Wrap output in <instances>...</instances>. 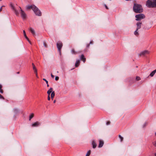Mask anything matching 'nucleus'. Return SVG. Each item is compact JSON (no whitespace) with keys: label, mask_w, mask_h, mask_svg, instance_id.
<instances>
[{"label":"nucleus","mask_w":156,"mask_h":156,"mask_svg":"<svg viewBox=\"0 0 156 156\" xmlns=\"http://www.w3.org/2000/svg\"><path fill=\"white\" fill-rule=\"evenodd\" d=\"M155 136H156V133H155Z\"/></svg>","instance_id":"c03bdc74"},{"label":"nucleus","mask_w":156,"mask_h":156,"mask_svg":"<svg viewBox=\"0 0 156 156\" xmlns=\"http://www.w3.org/2000/svg\"><path fill=\"white\" fill-rule=\"evenodd\" d=\"M110 123V122L109 121H108V122H107L106 123V124L107 125H109Z\"/></svg>","instance_id":"cd10ccee"},{"label":"nucleus","mask_w":156,"mask_h":156,"mask_svg":"<svg viewBox=\"0 0 156 156\" xmlns=\"http://www.w3.org/2000/svg\"><path fill=\"white\" fill-rule=\"evenodd\" d=\"M34 116V114L33 113L31 114L29 116V120H30L31 119H32Z\"/></svg>","instance_id":"4be33fe9"},{"label":"nucleus","mask_w":156,"mask_h":156,"mask_svg":"<svg viewBox=\"0 0 156 156\" xmlns=\"http://www.w3.org/2000/svg\"><path fill=\"white\" fill-rule=\"evenodd\" d=\"M44 46L45 47V48L47 47V44H46L45 42H44Z\"/></svg>","instance_id":"7c9ffc66"},{"label":"nucleus","mask_w":156,"mask_h":156,"mask_svg":"<svg viewBox=\"0 0 156 156\" xmlns=\"http://www.w3.org/2000/svg\"><path fill=\"white\" fill-rule=\"evenodd\" d=\"M17 73L18 74L19 73V72H18Z\"/></svg>","instance_id":"37998d69"},{"label":"nucleus","mask_w":156,"mask_h":156,"mask_svg":"<svg viewBox=\"0 0 156 156\" xmlns=\"http://www.w3.org/2000/svg\"><path fill=\"white\" fill-rule=\"evenodd\" d=\"M119 137L120 140V141L122 142L123 140V138L120 135H119Z\"/></svg>","instance_id":"b1692460"},{"label":"nucleus","mask_w":156,"mask_h":156,"mask_svg":"<svg viewBox=\"0 0 156 156\" xmlns=\"http://www.w3.org/2000/svg\"><path fill=\"white\" fill-rule=\"evenodd\" d=\"M29 30L31 32L34 36L35 35V31L31 27H30L29 29Z\"/></svg>","instance_id":"ddd939ff"},{"label":"nucleus","mask_w":156,"mask_h":156,"mask_svg":"<svg viewBox=\"0 0 156 156\" xmlns=\"http://www.w3.org/2000/svg\"><path fill=\"white\" fill-rule=\"evenodd\" d=\"M2 86L0 84V93L2 94L3 93V91L2 89Z\"/></svg>","instance_id":"5701e85b"},{"label":"nucleus","mask_w":156,"mask_h":156,"mask_svg":"<svg viewBox=\"0 0 156 156\" xmlns=\"http://www.w3.org/2000/svg\"><path fill=\"white\" fill-rule=\"evenodd\" d=\"M0 99H4V98L1 94H0Z\"/></svg>","instance_id":"c85d7f7f"},{"label":"nucleus","mask_w":156,"mask_h":156,"mask_svg":"<svg viewBox=\"0 0 156 156\" xmlns=\"http://www.w3.org/2000/svg\"><path fill=\"white\" fill-rule=\"evenodd\" d=\"M89 44H87V47H89Z\"/></svg>","instance_id":"ea45409f"},{"label":"nucleus","mask_w":156,"mask_h":156,"mask_svg":"<svg viewBox=\"0 0 156 156\" xmlns=\"http://www.w3.org/2000/svg\"><path fill=\"white\" fill-rule=\"evenodd\" d=\"M149 52L147 50H145L141 52L139 55L140 56H145L146 55L148 54Z\"/></svg>","instance_id":"6e6552de"},{"label":"nucleus","mask_w":156,"mask_h":156,"mask_svg":"<svg viewBox=\"0 0 156 156\" xmlns=\"http://www.w3.org/2000/svg\"><path fill=\"white\" fill-rule=\"evenodd\" d=\"M135 17L136 18V20L137 21H140L142 19H143L145 18V15L143 14H140L136 15L135 16Z\"/></svg>","instance_id":"39448f33"},{"label":"nucleus","mask_w":156,"mask_h":156,"mask_svg":"<svg viewBox=\"0 0 156 156\" xmlns=\"http://www.w3.org/2000/svg\"><path fill=\"white\" fill-rule=\"evenodd\" d=\"M153 145L155 147H156V141H155L154 142V143L153 144Z\"/></svg>","instance_id":"e433bc0d"},{"label":"nucleus","mask_w":156,"mask_h":156,"mask_svg":"<svg viewBox=\"0 0 156 156\" xmlns=\"http://www.w3.org/2000/svg\"><path fill=\"white\" fill-rule=\"evenodd\" d=\"M80 61L79 60H77L75 64V67H78L80 64Z\"/></svg>","instance_id":"2eb2a0df"},{"label":"nucleus","mask_w":156,"mask_h":156,"mask_svg":"<svg viewBox=\"0 0 156 156\" xmlns=\"http://www.w3.org/2000/svg\"><path fill=\"white\" fill-rule=\"evenodd\" d=\"M3 6H1L0 8V12H1L2 10V7H3Z\"/></svg>","instance_id":"c9c22d12"},{"label":"nucleus","mask_w":156,"mask_h":156,"mask_svg":"<svg viewBox=\"0 0 156 156\" xmlns=\"http://www.w3.org/2000/svg\"><path fill=\"white\" fill-rule=\"evenodd\" d=\"M11 7L12 9L14 12L15 14L17 16H19V13L18 10H17L15 8V7L13 5H12L11 4Z\"/></svg>","instance_id":"1a4fd4ad"},{"label":"nucleus","mask_w":156,"mask_h":156,"mask_svg":"<svg viewBox=\"0 0 156 156\" xmlns=\"http://www.w3.org/2000/svg\"><path fill=\"white\" fill-rule=\"evenodd\" d=\"M51 77L52 78H54V75H53L52 74H51Z\"/></svg>","instance_id":"4c0bfd02"},{"label":"nucleus","mask_w":156,"mask_h":156,"mask_svg":"<svg viewBox=\"0 0 156 156\" xmlns=\"http://www.w3.org/2000/svg\"><path fill=\"white\" fill-rule=\"evenodd\" d=\"M133 10L136 13H140L143 11L142 6L140 4L136 3L134 4Z\"/></svg>","instance_id":"f257e3e1"},{"label":"nucleus","mask_w":156,"mask_h":156,"mask_svg":"<svg viewBox=\"0 0 156 156\" xmlns=\"http://www.w3.org/2000/svg\"><path fill=\"white\" fill-rule=\"evenodd\" d=\"M47 86L48 87H49V85L48 84H48H47Z\"/></svg>","instance_id":"79ce46f5"},{"label":"nucleus","mask_w":156,"mask_h":156,"mask_svg":"<svg viewBox=\"0 0 156 156\" xmlns=\"http://www.w3.org/2000/svg\"><path fill=\"white\" fill-rule=\"evenodd\" d=\"M40 125V123L38 122H36L32 124V127H37Z\"/></svg>","instance_id":"9b49d317"},{"label":"nucleus","mask_w":156,"mask_h":156,"mask_svg":"<svg viewBox=\"0 0 156 156\" xmlns=\"http://www.w3.org/2000/svg\"><path fill=\"white\" fill-rule=\"evenodd\" d=\"M53 88H50V89L48 91L47 94L48 96H50L51 93H52Z\"/></svg>","instance_id":"f3484780"},{"label":"nucleus","mask_w":156,"mask_h":156,"mask_svg":"<svg viewBox=\"0 0 156 156\" xmlns=\"http://www.w3.org/2000/svg\"><path fill=\"white\" fill-rule=\"evenodd\" d=\"M91 151L89 150L87 153L86 156H89L90 154Z\"/></svg>","instance_id":"393cba45"},{"label":"nucleus","mask_w":156,"mask_h":156,"mask_svg":"<svg viewBox=\"0 0 156 156\" xmlns=\"http://www.w3.org/2000/svg\"><path fill=\"white\" fill-rule=\"evenodd\" d=\"M71 52L73 54H76L77 53L73 49H72L71 50Z\"/></svg>","instance_id":"412c9836"},{"label":"nucleus","mask_w":156,"mask_h":156,"mask_svg":"<svg viewBox=\"0 0 156 156\" xmlns=\"http://www.w3.org/2000/svg\"><path fill=\"white\" fill-rule=\"evenodd\" d=\"M43 80H44L45 81V82H46L47 84H48V81H47V80H46L45 79H44V78H43Z\"/></svg>","instance_id":"c756f323"},{"label":"nucleus","mask_w":156,"mask_h":156,"mask_svg":"<svg viewBox=\"0 0 156 156\" xmlns=\"http://www.w3.org/2000/svg\"><path fill=\"white\" fill-rule=\"evenodd\" d=\"M62 46V44L61 42H58L57 43V46L58 50L60 52H61V50Z\"/></svg>","instance_id":"0eeeda50"},{"label":"nucleus","mask_w":156,"mask_h":156,"mask_svg":"<svg viewBox=\"0 0 156 156\" xmlns=\"http://www.w3.org/2000/svg\"><path fill=\"white\" fill-rule=\"evenodd\" d=\"M92 145L93 146V147L94 148H95L96 147V146H97V144L94 140H93L92 141Z\"/></svg>","instance_id":"6ab92c4d"},{"label":"nucleus","mask_w":156,"mask_h":156,"mask_svg":"<svg viewBox=\"0 0 156 156\" xmlns=\"http://www.w3.org/2000/svg\"><path fill=\"white\" fill-rule=\"evenodd\" d=\"M35 6L34 5H28L26 6V9H31L33 10L34 9V7H35Z\"/></svg>","instance_id":"f8f14e48"},{"label":"nucleus","mask_w":156,"mask_h":156,"mask_svg":"<svg viewBox=\"0 0 156 156\" xmlns=\"http://www.w3.org/2000/svg\"><path fill=\"white\" fill-rule=\"evenodd\" d=\"M55 95V93L54 91H52L51 93V97L52 100H53Z\"/></svg>","instance_id":"aec40b11"},{"label":"nucleus","mask_w":156,"mask_h":156,"mask_svg":"<svg viewBox=\"0 0 156 156\" xmlns=\"http://www.w3.org/2000/svg\"><path fill=\"white\" fill-rule=\"evenodd\" d=\"M104 6L105 7L106 9H108V8L107 6V5L106 4L104 5Z\"/></svg>","instance_id":"72a5a7b5"},{"label":"nucleus","mask_w":156,"mask_h":156,"mask_svg":"<svg viewBox=\"0 0 156 156\" xmlns=\"http://www.w3.org/2000/svg\"><path fill=\"white\" fill-rule=\"evenodd\" d=\"M18 10L20 11V12L21 14V16L22 19L23 20L25 19L26 18L27 15L25 12L21 9V8L20 7H19Z\"/></svg>","instance_id":"20e7f679"},{"label":"nucleus","mask_w":156,"mask_h":156,"mask_svg":"<svg viewBox=\"0 0 156 156\" xmlns=\"http://www.w3.org/2000/svg\"><path fill=\"white\" fill-rule=\"evenodd\" d=\"M146 5L149 8L156 7V0H153V2L151 0H147L146 3Z\"/></svg>","instance_id":"f03ea898"},{"label":"nucleus","mask_w":156,"mask_h":156,"mask_svg":"<svg viewBox=\"0 0 156 156\" xmlns=\"http://www.w3.org/2000/svg\"><path fill=\"white\" fill-rule=\"evenodd\" d=\"M92 43V41H90V44H91Z\"/></svg>","instance_id":"a19ab883"},{"label":"nucleus","mask_w":156,"mask_h":156,"mask_svg":"<svg viewBox=\"0 0 156 156\" xmlns=\"http://www.w3.org/2000/svg\"><path fill=\"white\" fill-rule=\"evenodd\" d=\"M32 65L33 66V69L34 70V73L36 74V76L37 78H38V76L37 75V69L33 63H32Z\"/></svg>","instance_id":"9d476101"},{"label":"nucleus","mask_w":156,"mask_h":156,"mask_svg":"<svg viewBox=\"0 0 156 156\" xmlns=\"http://www.w3.org/2000/svg\"><path fill=\"white\" fill-rule=\"evenodd\" d=\"M59 79V77L58 76H56L55 77V80H58Z\"/></svg>","instance_id":"2f4dec72"},{"label":"nucleus","mask_w":156,"mask_h":156,"mask_svg":"<svg viewBox=\"0 0 156 156\" xmlns=\"http://www.w3.org/2000/svg\"><path fill=\"white\" fill-rule=\"evenodd\" d=\"M104 144V142L103 141L100 140L99 141V144L98 146L99 147H102Z\"/></svg>","instance_id":"4468645a"},{"label":"nucleus","mask_w":156,"mask_h":156,"mask_svg":"<svg viewBox=\"0 0 156 156\" xmlns=\"http://www.w3.org/2000/svg\"><path fill=\"white\" fill-rule=\"evenodd\" d=\"M2 0H0V1H1Z\"/></svg>","instance_id":"a18cd8bd"},{"label":"nucleus","mask_w":156,"mask_h":156,"mask_svg":"<svg viewBox=\"0 0 156 156\" xmlns=\"http://www.w3.org/2000/svg\"><path fill=\"white\" fill-rule=\"evenodd\" d=\"M24 37H25V38L27 40V41L30 42V41H29L28 37H27V35H26V36H25Z\"/></svg>","instance_id":"bb28decb"},{"label":"nucleus","mask_w":156,"mask_h":156,"mask_svg":"<svg viewBox=\"0 0 156 156\" xmlns=\"http://www.w3.org/2000/svg\"><path fill=\"white\" fill-rule=\"evenodd\" d=\"M34 7V9L33 10L35 14L38 16H40L41 15V12L39 9L36 6Z\"/></svg>","instance_id":"423d86ee"},{"label":"nucleus","mask_w":156,"mask_h":156,"mask_svg":"<svg viewBox=\"0 0 156 156\" xmlns=\"http://www.w3.org/2000/svg\"><path fill=\"white\" fill-rule=\"evenodd\" d=\"M80 60H82L84 62H85L86 61V59L84 57V55H81L80 57Z\"/></svg>","instance_id":"dca6fc26"},{"label":"nucleus","mask_w":156,"mask_h":156,"mask_svg":"<svg viewBox=\"0 0 156 156\" xmlns=\"http://www.w3.org/2000/svg\"><path fill=\"white\" fill-rule=\"evenodd\" d=\"M48 100L49 101L50 100V96H48Z\"/></svg>","instance_id":"f704fd0d"},{"label":"nucleus","mask_w":156,"mask_h":156,"mask_svg":"<svg viewBox=\"0 0 156 156\" xmlns=\"http://www.w3.org/2000/svg\"><path fill=\"white\" fill-rule=\"evenodd\" d=\"M56 100H54L53 101L54 103H55L56 102Z\"/></svg>","instance_id":"58836bf2"},{"label":"nucleus","mask_w":156,"mask_h":156,"mask_svg":"<svg viewBox=\"0 0 156 156\" xmlns=\"http://www.w3.org/2000/svg\"><path fill=\"white\" fill-rule=\"evenodd\" d=\"M140 80V77L139 76H136V80L138 81Z\"/></svg>","instance_id":"a878e982"},{"label":"nucleus","mask_w":156,"mask_h":156,"mask_svg":"<svg viewBox=\"0 0 156 156\" xmlns=\"http://www.w3.org/2000/svg\"><path fill=\"white\" fill-rule=\"evenodd\" d=\"M141 24L142 22H138L136 24V29L134 32V34L136 36H138L139 35L138 30L141 28Z\"/></svg>","instance_id":"7ed1b4c3"},{"label":"nucleus","mask_w":156,"mask_h":156,"mask_svg":"<svg viewBox=\"0 0 156 156\" xmlns=\"http://www.w3.org/2000/svg\"><path fill=\"white\" fill-rule=\"evenodd\" d=\"M23 33L24 36H26V32H25V30L23 31Z\"/></svg>","instance_id":"473e14b6"},{"label":"nucleus","mask_w":156,"mask_h":156,"mask_svg":"<svg viewBox=\"0 0 156 156\" xmlns=\"http://www.w3.org/2000/svg\"><path fill=\"white\" fill-rule=\"evenodd\" d=\"M156 73V69L152 71L150 74L149 76L152 77Z\"/></svg>","instance_id":"a211bd4d"}]
</instances>
